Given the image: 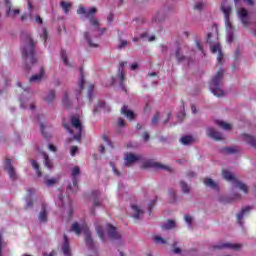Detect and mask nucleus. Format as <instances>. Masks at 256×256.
<instances>
[{
  "instance_id": "1",
  "label": "nucleus",
  "mask_w": 256,
  "mask_h": 256,
  "mask_svg": "<svg viewBox=\"0 0 256 256\" xmlns=\"http://www.w3.org/2000/svg\"><path fill=\"white\" fill-rule=\"evenodd\" d=\"M220 11H222L224 15L225 27H226V40L227 43H233V39H235L233 24H231V13H233V8L231 4L227 0H223L220 5Z\"/></svg>"
},
{
  "instance_id": "2",
  "label": "nucleus",
  "mask_w": 256,
  "mask_h": 256,
  "mask_svg": "<svg viewBox=\"0 0 256 256\" xmlns=\"http://www.w3.org/2000/svg\"><path fill=\"white\" fill-rule=\"evenodd\" d=\"M22 57L26 63L25 69H31V66L37 62V59L35 58V42L31 36H26L24 38Z\"/></svg>"
},
{
  "instance_id": "3",
  "label": "nucleus",
  "mask_w": 256,
  "mask_h": 256,
  "mask_svg": "<svg viewBox=\"0 0 256 256\" xmlns=\"http://www.w3.org/2000/svg\"><path fill=\"white\" fill-rule=\"evenodd\" d=\"M225 70L220 68L219 71L216 73L212 81L210 82V91L215 95V97H224L225 90H223V75Z\"/></svg>"
},
{
  "instance_id": "4",
  "label": "nucleus",
  "mask_w": 256,
  "mask_h": 256,
  "mask_svg": "<svg viewBox=\"0 0 256 256\" xmlns=\"http://www.w3.org/2000/svg\"><path fill=\"white\" fill-rule=\"evenodd\" d=\"M139 161L144 162V169H147V167H159V164H157L156 162H153L151 160L145 161V158H143V155L141 154L126 153L124 155V164L126 165V167H131L132 165H135V163H139Z\"/></svg>"
},
{
  "instance_id": "5",
  "label": "nucleus",
  "mask_w": 256,
  "mask_h": 256,
  "mask_svg": "<svg viewBox=\"0 0 256 256\" xmlns=\"http://www.w3.org/2000/svg\"><path fill=\"white\" fill-rule=\"evenodd\" d=\"M96 232L101 241H107V237L112 240L121 239V234H119L117 228L113 227L111 224L106 225L105 228L101 226L96 227Z\"/></svg>"
},
{
  "instance_id": "6",
  "label": "nucleus",
  "mask_w": 256,
  "mask_h": 256,
  "mask_svg": "<svg viewBox=\"0 0 256 256\" xmlns=\"http://www.w3.org/2000/svg\"><path fill=\"white\" fill-rule=\"evenodd\" d=\"M71 125L73 129H71L67 124H64V127L68 130V133L74 135V139L76 141H79V139H81V133L83 131V125L81 124V119L79 118V116L74 115L71 117Z\"/></svg>"
},
{
  "instance_id": "7",
  "label": "nucleus",
  "mask_w": 256,
  "mask_h": 256,
  "mask_svg": "<svg viewBox=\"0 0 256 256\" xmlns=\"http://www.w3.org/2000/svg\"><path fill=\"white\" fill-rule=\"evenodd\" d=\"M217 39H218L217 29H215L214 32L208 33L207 42L214 43V45L211 46V52L214 54H218L217 56L218 63H223V52H221V45L219 44V42H217Z\"/></svg>"
},
{
  "instance_id": "8",
  "label": "nucleus",
  "mask_w": 256,
  "mask_h": 256,
  "mask_svg": "<svg viewBox=\"0 0 256 256\" xmlns=\"http://www.w3.org/2000/svg\"><path fill=\"white\" fill-rule=\"evenodd\" d=\"M222 176L226 181H230L236 189H240L245 194L249 193V187L245 183L237 180L229 170H223Z\"/></svg>"
},
{
  "instance_id": "9",
  "label": "nucleus",
  "mask_w": 256,
  "mask_h": 256,
  "mask_svg": "<svg viewBox=\"0 0 256 256\" xmlns=\"http://www.w3.org/2000/svg\"><path fill=\"white\" fill-rule=\"evenodd\" d=\"M80 173L79 166L72 169V184L68 185V191L77 193V190L79 189V186L77 185V177H79Z\"/></svg>"
},
{
  "instance_id": "10",
  "label": "nucleus",
  "mask_w": 256,
  "mask_h": 256,
  "mask_svg": "<svg viewBox=\"0 0 256 256\" xmlns=\"http://www.w3.org/2000/svg\"><path fill=\"white\" fill-rule=\"evenodd\" d=\"M97 13V8L92 7L90 9L85 8L83 5H79L77 9V15H80L81 17H85L86 19H91Z\"/></svg>"
},
{
  "instance_id": "11",
  "label": "nucleus",
  "mask_w": 256,
  "mask_h": 256,
  "mask_svg": "<svg viewBox=\"0 0 256 256\" xmlns=\"http://www.w3.org/2000/svg\"><path fill=\"white\" fill-rule=\"evenodd\" d=\"M11 163H12V160L9 158H6L4 160V170H6L10 179H12V181H15V179H17V172L15 171V168Z\"/></svg>"
},
{
  "instance_id": "12",
  "label": "nucleus",
  "mask_w": 256,
  "mask_h": 256,
  "mask_svg": "<svg viewBox=\"0 0 256 256\" xmlns=\"http://www.w3.org/2000/svg\"><path fill=\"white\" fill-rule=\"evenodd\" d=\"M237 15H238V19H240L242 25L244 27H247L249 25V11H247V9L245 8H239L237 10Z\"/></svg>"
},
{
  "instance_id": "13",
  "label": "nucleus",
  "mask_w": 256,
  "mask_h": 256,
  "mask_svg": "<svg viewBox=\"0 0 256 256\" xmlns=\"http://www.w3.org/2000/svg\"><path fill=\"white\" fill-rule=\"evenodd\" d=\"M49 217V206L47 204H42L39 215H38V220L40 223H47V218Z\"/></svg>"
},
{
  "instance_id": "14",
  "label": "nucleus",
  "mask_w": 256,
  "mask_h": 256,
  "mask_svg": "<svg viewBox=\"0 0 256 256\" xmlns=\"http://www.w3.org/2000/svg\"><path fill=\"white\" fill-rule=\"evenodd\" d=\"M206 134L211 139H214V141H222V139H223V136L221 135V133L216 131L215 128H211V127L207 128Z\"/></svg>"
},
{
  "instance_id": "15",
  "label": "nucleus",
  "mask_w": 256,
  "mask_h": 256,
  "mask_svg": "<svg viewBox=\"0 0 256 256\" xmlns=\"http://www.w3.org/2000/svg\"><path fill=\"white\" fill-rule=\"evenodd\" d=\"M28 9H29V17L30 21H34L38 25H43V19L39 15L33 16V4L31 2H28Z\"/></svg>"
},
{
  "instance_id": "16",
  "label": "nucleus",
  "mask_w": 256,
  "mask_h": 256,
  "mask_svg": "<svg viewBox=\"0 0 256 256\" xmlns=\"http://www.w3.org/2000/svg\"><path fill=\"white\" fill-rule=\"evenodd\" d=\"M5 6L7 17H16V15H19V9H11V0H5Z\"/></svg>"
},
{
  "instance_id": "17",
  "label": "nucleus",
  "mask_w": 256,
  "mask_h": 256,
  "mask_svg": "<svg viewBox=\"0 0 256 256\" xmlns=\"http://www.w3.org/2000/svg\"><path fill=\"white\" fill-rule=\"evenodd\" d=\"M143 209H141V207H139V205L137 204H133L132 205V217L134 219H141V217H143Z\"/></svg>"
},
{
  "instance_id": "18",
  "label": "nucleus",
  "mask_w": 256,
  "mask_h": 256,
  "mask_svg": "<svg viewBox=\"0 0 256 256\" xmlns=\"http://www.w3.org/2000/svg\"><path fill=\"white\" fill-rule=\"evenodd\" d=\"M241 245L232 244V243H220L215 246V249H234L235 251L239 250Z\"/></svg>"
},
{
  "instance_id": "19",
  "label": "nucleus",
  "mask_w": 256,
  "mask_h": 256,
  "mask_svg": "<svg viewBox=\"0 0 256 256\" xmlns=\"http://www.w3.org/2000/svg\"><path fill=\"white\" fill-rule=\"evenodd\" d=\"M45 77V70L43 68L40 69V72L36 75H33L29 81L30 83H41L43 81V78Z\"/></svg>"
},
{
  "instance_id": "20",
  "label": "nucleus",
  "mask_w": 256,
  "mask_h": 256,
  "mask_svg": "<svg viewBox=\"0 0 256 256\" xmlns=\"http://www.w3.org/2000/svg\"><path fill=\"white\" fill-rule=\"evenodd\" d=\"M60 7H61L63 13H65V15H67V14H69V11H71V9H73V3L63 0L60 2Z\"/></svg>"
},
{
  "instance_id": "21",
  "label": "nucleus",
  "mask_w": 256,
  "mask_h": 256,
  "mask_svg": "<svg viewBox=\"0 0 256 256\" xmlns=\"http://www.w3.org/2000/svg\"><path fill=\"white\" fill-rule=\"evenodd\" d=\"M121 113L122 115H125V117H127L130 121H133V119L135 118V113L127 106L122 107Z\"/></svg>"
},
{
  "instance_id": "22",
  "label": "nucleus",
  "mask_w": 256,
  "mask_h": 256,
  "mask_svg": "<svg viewBox=\"0 0 256 256\" xmlns=\"http://www.w3.org/2000/svg\"><path fill=\"white\" fill-rule=\"evenodd\" d=\"M242 139L243 141H245V143H248V145H251V147H254V149H256V139L253 136L249 134H243Z\"/></svg>"
},
{
  "instance_id": "23",
  "label": "nucleus",
  "mask_w": 256,
  "mask_h": 256,
  "mask_svg": "<svg viewBox=\"0 0 256 256\" xmlns=\"http://www.w3.org/2000/svg\"><path fill=\"white\" fill-rule=\"evenodd\" d=\"M127 65V62H121L118 68V81L120 85H123V81H125V74H123V68Z\"/></svg>"
},
{
  "instance_id": "24",
  "label": "nucleus",
  "mask_w": 256,
  "mask_h": 256,
  "mask_svg": "<svg viewBox=\"0 0 256 256\" xmlns=\"http://www.w3.org/2000/svg\"><path fill=\"white\" fill-rule=\"evenodd\" d=\"M204 185L206 187H209L210 189H214V191L219 190V185L215 181H213V179L211 178H205Z\"/></svg>"
},
{
  "instance_id": "25",
  "label": "nucleus",
  "mask_w": 256,
  "mask_h": 256,
  "mask_svg": "<svg viewBox=\"0 0 256 256\" xmlns=\"http://www.w3.org/2000/svg\"><path fill=\"white\" fill-rule=\"evenodd\" d=\"M62 251L65 256H71V248L69 247V241L67 237L64 236V243L62 245Z\"/></svg>"
},
{
  "instance_id": "26",
  "label": "nucleus",
  "mask_w": 256,
  "mask_h": 256,
  "mask_svg": "<svg viewBox=\"0 0 256 256\" xmlns=\"http://www.w3.org/2000/svg\"><path fill=\"white\" fill-rule=\"evenodd\" d=\"M205 7H207V2H205V0H196L194 3L195 11H204Z\"/></svg>"
},
{
  "instance_id": "27",
  "label": "nucleus",
  "mask_w": 256,
  "mask_h": 256,
  "mask_svg": "<svg viewBox=\"0 0 256 256\" xmlns=\"http://www.w3.org/2000/svg\"><path fill=\"white\" fill-rule=\"evenodd\" d=\"M216 124L218 127H221V129H224L225 131H230V129H233V126L223 120H217Z\"/></svg>"
},
{
  "instance_id": "28",
  "label": "nucleus",
  "mask_w": 256,
  "mask_h": 256,
  "mask_svg": "<svg viewBox=\"0 0 256 256\" xmlns=\"http://www.w3.org/2000/svg\"><path fill=\"white\" fill-rule=\"evenodd\" d=\"M84 37H85L89 47H99V45H97V42H95V40L91 39V32H85Z\"/></svg>"
},
{
  "instance_id": "29",
  "label": "nucleus",
  "mask_w": 256,
  "mask_h": 256,
  "mask_svg": "<svg viewBox=\"0 0 256 256\" xmlns=\"http://www.w3.org/2000/svg\"><path fill=\"white\" fill-rule=\"evenodd\" d=\"M176 225L177 223L175 222V220H168L162 225V229H166L167 231H169L171 229H175Z\"/></svg>"
},
{
  "instance_id": "30",
  "label": "nucleus",
  "mask_w": 256,
  "mask_h": 256,
  "mask_svg": "<svg viewBox=\"0 0 256 256\" xmlns=\"http://www.w3.org/2000/svg\"><path fill=\"white\" fill-rule=\"evenodd\" d=\"M42 155L44 158L45 167H47V169H53V162L51 161V159H49V155H47L46 153H42Z\"/></svg>"
},
{
  "instance_id": "31",
  "label": "nucleus",
  "mask_w": 256,
  "mask_h": 256,
  "mask_svg": "<svg viewBox=\"0 0 256 256\" xmlns=\"http://www.w3.org/2000/svg\"><path fill=\"white\" fill-rule=\"evenodd\" d=\"M44 100L46 101V103H53V101H55V91H49L44 97Z\"/></svg>"
},
{
  "instance_id": "32",
  "label": "nucleus",
  "mask_w": 256,
  "mask_h": 256,
  "mask_svg": "<svg viewBox=\"0 0 256 256\" xmlns=\"http://www.w3.org/2000/svg\"><path fill=\"white\" fill-rule=\"evenodd\" d=\"M180 142L182 143V145H191V143L195 142V139H193L191 136H183L180 139Z\"/></svg>"
},
{
  "instance_id": "33",
  "label": "nucleus",
  "mask_w": 256,
  "mask_h": 256,
  "mask_svg": "<svg viewBox=\"0 0 256 256\" xmlns=\"http://www.w3.org/2000/svg\"><path fill=\"white\" fill-rule=\"evenodd\" d=\"M85 84V78L81 76L80 81L78 82V88L75 90V95H81L83 91V85Z\"/></svg>"
},
{
  "instance_id": "34",
  "label": "nucleus",
  "mask_w": 256,
  "mask_h": 256,
  "mask_svg": "<svg viewBox=\"0 0 256 256\" xmlns=\"http://www.w3.org/2000/svg\"><path fill=\"white\" fill-rule=\"evenodd\" d=\"M59 182V178H46L45 184L47 187H53V185H56V183Z\"/></svg>"
},
{
  "instance_id": "35",
  "label": "nucleus",
  "mask_w": 256,
  "mask_h": 256,
  "mask_svg": "<svg viewBox=\"0 0 256 256\" xmlns=\"http://www.w3.org/2000/svg\"><path fill=\"white\" fill-rule=\"evenodd\" d=\"M61 57H62V61H63L64 65H66V67H72V64L70 63L69 58L67 57V52L62 51Z\"/></svg>"
},
{
  "instance_id": "36",
  "label": "nucleus",
  "mask_w": 256,
  "mask_h": 256,
  "mask_svg": "<svg viewBox=\"0 0 256 256\" xmlns=\"http://www.w3.org/2000/svg\"><path fill=\"white\" fill-rule=\"evenodd\" d=\"M154 242L157 245H166L167 240L159 235L154 236Z\"/></svg>"
},
{
  "instance_id": "37",
  "label": "nucleus",
  "mask_w": 256,
  "mask_h": 256,
  "mask_svg": "<svg viewBox=\"0 0 256 256\" xmlns=\"http://www.w3.org/2000/svg\"><path fill=\"white\" fill-rule=\"evenodd\" d=\"M249 211H251V207L242 209L241 212L237 214L238 221H241V219H243V217H245L246 213H249Z\"/></svg>"
},
{
  "instance_id": "38",
  "label": "nucleus",
  "mask_w": 256,
  "mask_h": 256,
  "mask_svg": "<svg viewBox=\"0 0 256 256\" xmlns=\"http://www.w3.org/2000/svg\"><path fill=\"white\" fill-rule=\"evenodd\" d=\"M168 195H169V200L171 203H175L176 199H177V192L173 189H170L168 191Z\"/></svg>"
},
{
  "instance_id": "39",
  "label": "nucleus",
  "mask_w": 256,
  "mask_h": 256,
  "mask_svg": "<svg viewBox=\"0 0 256 256\" xmlns=\"http://www.w3.org/2000/svg\"><path fill=\"white\" fill-rule=\"evenodd\" d=\"M31 165L33 169L36 171V175L38 177H41V170H39V163H37V161L35 160H31Z\"/></svg>"
},
{
  "instance_id": "40",
  "label": "nucleus",
  "mask_w": 256,
  "mask_h": 256,
  "mask_svg": "<svg viewBox=\"0 0 256 256\" xmlns=\"http://www.w3.org/2000/svg\"><path fill=\"white\" fill-rule=\"evenodd\" d=\"M38 33H39L41 39H43L44 41H47V29H45L44 27H41L38 30Z\"/></svg>"
},
{
  "instance_id": "41",
  "label": "nucleus",
  "mask_w": 256,
  "mask_h": 256,
  "mask_svg": "<svg viewBox=\"0 0 256 256\" xmlns=\"http://www.w3.org/2000/svg\"><path fill=\"white\" fill-rule=\"evenodd\" d=\"M90 25L94 27V31H99V20H97L96 18H91Z\"/></svg>"
},
{
  "instance_id": "42",
  "label": "nucleus",
  "mask_w": 256,
  "mask_h": 256,
  "mask_svg": "<svg viewBox=\"0 0 256 256\" xmlns=\"http://www.w3.org/2000/svg\"><path fill=\"white\" fill-rule=\"evenodd\" d=\"M180 187L183 193H189L191 191V188L189 187V185H187V183H185L184 181L180 182Z\"/></svg>"
},
{
  "instance_id": "43",
  "label": "nucleus",
  "mask_w": 256,
  "mask_h": 256,
  "mask_svg": "<svg viewBox=\"0 0 256 256\" xmlns=\"http://www.w3.org/2000/svg\"><path fill=\"white\" fill-rule=\"evenodd\" d=\"M97 111H105V102H99L97 106L94 109V113H97Z\"/></svg>"
},
{
  "instance_id": "44",
  "label": "nucleus",
  "mask_w": 256,
  "mask_h": 256,
  "mask_svg": "<svg viewBox=\"0 0 256 256\" xmlns=\"http://www.w3.org/2000/svg\"><path fill=\"white\" fill-rule=\"evenodd\" d=\"M71 94H69V92H64L63 95V104L68 107L69 106V97Z\"/></svg>"
},
{
  "instance_id": "45",
  "label": "nucleus",
  "mask_w": 256,
  "mask_h": 256,
  "mask_svg": "<svg viewBox=\"0 0 256 256\" xmlns=\"http://www.w3.org/2000/svg\"><path fill=\"white\" fill-rule=\"evenodd\" d=\"M184 220L186 221L188 227L193 225V217L191 215H185Z\"/></svg>"
},
{
  "instance_id": "46",
  "label": "nucleus",
  "mask_w": 256,
  "mask_h": 256,
  "mask_svg": "<svg viewBox=\"0 0 256 256\" xmlns=\"http://www.w3.org/2000/svg\"><path fill=\"white\" fill-rule=\"evenodd\" d=\"M5 245H7V243H5V241H3V234L0 233V256H3V247H5Z\"/></svg>"
},
{
  "instance_id": "47",
  "label": "nucleus",
  "mask_w": 256,
  "mask_h": 256,
  "mask_svg": "<svg viewBox=\"0 0 256 256\" xmlns=\"http://www.w3.org/2000/svg\"><path fill=\"white\" fill-rule=\"evenodd\" d=\"M129 45V42L127 40H120L118 44V49H125Z\"/></svg>"
},
{
  "instance_id": "48",
  "label": "nucleus",
  "mask_w": 256,
  "mask_h": 256,
  "mask_svg": "<svg viewBox=\"0 0 256 256\" xmlns=\"http://www.w3.org/2000/svg\"><path fill=\"white\" fill-rule=\"evenodd\" d=\"M142 39H147V41H155V36H149L146 32L141 35Z\"/></svg>"
},
{
  "instance_id": "49",
  "label": "nucleus",
  "mask_w": 256,
  "mask_h": 256,
  "mask_svg": "<svg viewBox=\"0 0 256 256\" xmlns=\"http://www.w3.org/2000/svg\"><path fill=\"white\" fill-rule=\"evenodd\" d=\"M77 153H79V148L77 146H72L70 149V155L72 157H75V155H77Z\"/></svg>"
},
{
  "instance_id": "50",
  "label": "nucleus",
  "mask_w": 256,
  "mask_h": 256,
  "mask_svg": "<svg viewBox=\"0 0 256 256\" xmlns=\"http://www.w3.org/2000/svg\"><path fill=\"white\" fill-rule=\"evenodd\" d=\"M17 85H18V87H19L20 89H22V90L24 91L23 97H27V95H29V92H28L29 89H28V88H23V86L21 85V82H18Z\"/></svg>"
},
{
  "instance_id": "51",
  "label": "nucleus",
  "mask_w": 256,
  "mask_h": 256,
  "mask_svg": "<svg viewBox=\"0 0 256 256\" xmlns=\"http://www.w3.org/2000/svg\"><path fill=\"white\" fill-rule=\"evenodd\" d=\"M93 89H95V86L93 84H91L88 87V97H89V99H91V97L93 96Z\"/></svg>"
},
{
  "instance_id": "52",
  "label": "nucleus",
  "mask_w": 256,
  "mask_h": 256,
  "mask_svg": "<svg viewBox=\"0 0 256 256\" xmlns=\"http://www.w3.org/2000/svg\"><path fill=\"white\" fill-rule=\"evenodd\" d=\"M235 3H239V0H234ZM244 3H246L249 6L255 5V0H243Z\"/></svg>"
},
{
  "instance_id": "53",
  "label": "nucleus",
  "mask_w": 256,
  "mask_h": 256,
  "mask_svg": "<svg viewBox=\"0 0 256 256\" xmlns=\"http://www.w3.org/2000/svg\"><path fill=\"white\" fill-rule=\"evenodd\" d=\"M160 116L159 114H156L153 119H152V123L153 125H157V123L159 122Z\"/></svg>"
},
{
  "instance_id": "54",
  "label": "nucleus",
  "mask_w": 256,
  "mask_h": 256,
  "mask_svg": "<svg viewBox=\"0 0 256 256\" xmlns=\"http://www.w3.org/2000/svg\"><path fill=\"white\" fill-rule=\"evenodd\" d=\"M26 207L29 209L30 207H33V200L31 198L26 199Z\"/></svg>"
},
{
  "instance_id": "55",
  "label": "nucleus",
  "mask_w": 256,
  "mask_h": 256,
  "mask_svg": "<svg viewBox=\"0 0 256 256\" xmlns=\"http://www.w3.org/2000/svg\"><path fill=\"white\" fill-rule=\"evenodd\" d=\"M68 217H71L73 215V207H71L70 205L68 206V209L66 211Z\"/></svg>"
},
{
  "instance_id": "56",
  "label": "nucleus",
  "mask_w": 256,
  "mask_h": 256,
  "mask_svg": "<svg viewBox=\"0 0 256 256\" xmlns=\"http://www.w3.org/2000/svg\"><path fill=\"white\" fill-rule=\"evenodd\" d=\"M118 127H125V120L123 118L118 119Z\"/></svg>"
},
{
  "instance_id": "57",
  "label": "nucleus",
  "mask_w": 256,
  "mask_h": 256,
  "mask_svg": "<svg viewBox=\"0 0 256 256\" xmlns=\"http://www.w3.org/2000/svg\"><path fill=\"white\" fill-rule=\"evenodd\" d=\"M142 139H143V141H145V142L149 141V133L144 132L143 135H142Z\"/></svg>"
},
{
  "instance_id": "58",
  "label": "nucleus",
  "mask_w": 256,
  "mask_h": 256,
  "mask_svg": "<svg viewBox=\"0 0 256 256\" xmlns=\"http://www.w3.org/2000/svg\"><path fill=\"white\" fill-rule=\"evenodd\" d=\"M48 149H49V151H52L53 153H55V151H57V148L53 144H49Z\"/></svg>"
},
{
  "instance_id": "59",
  "label": "nucleus",
  "mask_w": 256,
  "mask_h": 256,
  "mask_svg": "<svg viewBox=\"0 0 256 256\" xmlns=\"http://www.w3.org/2000/svg\"><path fill=\"white\" fill-rule=\"evenodd\" d=\"M111 167H112V169H113L115 175H118V176L121 175V173H120L118 170L115 169V165H114L113 163H111Z\"/></svg>"
},
{
  "instance_id": "60",
  "label": "nucleus",
  "mask_w": 256,
  "mask_h": 256,
  "mask_svg": "<svg viewBox=\"0 0 256 256\" xmlns=\"http://www.w3.org/2000/svg\"><path fill=\"white\" fill-rule=\"evenodd\" d=\"M138 67H139V64H137V63L130 65L131 71H135V69H137Z\"/></svg>"
},
{
  "instance_id": "61",
  "label": "nucleus",
  "mask_w": 256,
  "mask_h": 256,
  "mask_svg": "<svg viewBox=\"0 0 256 256\" xmlns=\"http://www.w3.org/2000/svg\"><path fill=\"white\" fill-rule=\"evenodd\" d=\"M183 55L181 54V50H180V48H178L177 50H176V57L178 58V59H180L179 57H182Z\"/></svg>"
},
{
  "instance_id": "62",
  "label": "nucleus",
  "mask_w": 256,
  "mask_h": 256,
  "mask_svg": "<svg viewBox=\"0 0 256 256\" xmlns=\"http://www.w3.org/2000/svg\"><path fill=\"white\" fill-rule=\"evenodd\" d=\"M107 21H108V23H112L113 22V14H109L108 15Z\"/></svg>"
},
{
  "instance_id": "63",
  "label": "nucleus",
  "mask_w": 256,
  "mask_h": 256,
  "mask_svg": "<svg viewBox=\"0 0 256 256\" xmlns=\"http://www.w3.org/2000/svg\"><path fill=\"white\" fill-rule=\"evenodd\" d=\"M20 101H21V107H27V106L25 105L26 99H25L24 97H22V98L20 99Z\"/></svg>"
},
{
  "instance_id": "64",
  "label": "nucleus",
  "mask_w": 256,
  "mask_h": 256,
  "mask_svg": "<svg viewBox=\"0 0 256 256\" xmlns=\"http://www.w3.org/2000/svg\"><path fill=\"white\" fill-rule=\"evenodd\" d=\"M101 205V202H99V200H95L93 207H99Z\"/></svg>"
}]
</instances>
